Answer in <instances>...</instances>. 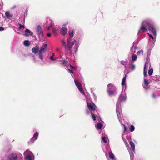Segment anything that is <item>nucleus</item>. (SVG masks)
<instances>
[{
	"label": "nucleus",
	"mask_w": 160,
	"mask_h": 160,
	"mask_svg": "<svg viewBox=\"0 0 160 160\" xmlns=\"http://www.w3.org/2000/svg\"><path fill=\"white\" fill-rule=\"evenodd\" d=\"M121 63L123 65H126L127 62L125 61H121Z\"/></svg>",
	"instance_id": "nucleus-36"
},
{
	"label": "nucleus",
	"mask_w": 160,
	"mask_h": 160,
	"mask_svg": "<svg viewBox=\"0 0 160 160\" xmlns=\"http://www.w3.org/2000/svg\"><path fill=\"white\" fill-rule=\"evenodd\" d=\"M74 82L76 85L77 87L81 94L85 95L86 96L87 106L89 111L90 112L92 119L94 121H96V123H98V122H100L101 121V120L96 110L97 108L96 106L93 102L90 101L89 95L86 96L85 95L82 89V85L78 81L75 79Z\"/></svg>",
	"instance_id": "nucleus-1"
},
{
	"label": "nucleus",
	"mask_w": 160,
	"mask_h": 160,
	"mask_svg": "<svg viewBox=\"0 0 160 160\" xmlns=\"http://www.w3.org/2000/svg\"><path fill=\"white\" fill-rule=\"evenodd\" d=\"M60 32L62 34L65 35L67 32L68 29L66 28H62L60 30Z\"/></svg>",
	"instance_id": "nucleus-15"
},
{
	"label": "nucleus",
	"mask_w": 160,
	"mask_h": 160,
	"mask_svg": "<svg viewBox=\"0 0 160 160\" xmlns=\"http://www.w3.org/2000/svg\"><path fill=\"white\" fill-rule=\"evenodd\" d=\"M93 95L94 97V98L95 99H96V96L95 95V94L94 93H93Z\"/></svg>",
	"instance_id": "nucleus-45"
},
{
	"label": "nucleus",
	"mask_w": 160,
	"mask_h": 160,
	"mask_svg": "<svg viewBox=\"0 0 160 160\" xmlns=\"http://www.w3.org/2000/svg\"><path fill=\"white\" fill-rule=\"evenodd\" d=\"M47 35L48 37H50L51 36V34L50 33H48L47 34Z\"/></svg>",
	"instance_id": "nucleus-43"
},
{
	"label": "nucleus",
	"mask_w": 160,
	"mask_h": 160,
	"mask_svg": "<svg viewBox=\"0 0 160 160\" xmlns=\"http://www.w3.org/2000/svg\"><path fill=\"white\" fill-rule=\"evenodd\" d=\"M143 53V51L142 50H141L140 51L138 52L137 53L138 55H142Z\"/></svg>",
	"instance_id": "nucleus-30"
},
{
	"label": "nucleus",
	"mask_w": 160,
	"mask_h": 160,
	"mask_svg": "<svg viewBox=\"0 0 160 160\" xmlns=\"http://www.w3.org/2000/svg\"><path fill=\"white\" fill-rule=\"evenodd\" d=\"M125 69H126L127 68V66L126 65H125Z\"/></svg>",
	"instance_id": "nucleus-48"
},
{
	"label": "nucleus",
	"mask_w": 160,
	"mask_h": 160,
	"mask_svg": "<svg viewBox=\"0 0 160 160\" xmlns=\"http://www.w3.org/2000/svg\"><path fill=\"white\" fill-rule=\"evenodd\" d=\"M143 74H144V78H145V77H147L148 76V74H147V71H146L144 70Z\"/></svg>",
	"instance_id": "nucleus-33"
},
{
	"label": "nucleus",
	"mask_w": 160,
	"mask_h": 160,
	"mask_svg": "<svg viewBox=\"0 0 160 160\" xmlns=\"http://www.w3.org/2000/svg\"><path fill=\"white\" fill-rule=\"evenodd\" d=\"M39 48L38 47L36 46L33 48L32 49V52L33 53L36 54L38 52Z\"/></svg>",
	"instance_id": "nucleus-16"
},
{
	"label": "nucleus",
	"mask_w": 160,
	"mask_h": 160,
	"mask_svg": "<svg viewBox=\"0 0 160 160\" xmlns=\"http://www.w3.org/2000/svg\"><path fill=\"white\" fill-rule=\"evenodd\" d=\"M58 49H57V51H58Z\"/></svg>",
	"instance_id": "nucleus-49"
},
{
	"label": "nucleus",
	"mask_w": 160,
	"mask_h": 160,
	"mask_svg": "<svg viewBox=\"0 0 160 160\" xmlns=\"http://www.w3.org/2000/svg\"><path fill=\"white\" fill-rule=\"evenodd\" d=\"M49 59L52 61H55L57 60L56 58L54 57H50Z\"/></svg>",
	"instance_id": "nucleus-28"
},
{
	"label": "nucleus",
	"mask_w": 160,
	"mask_h": 160,
	"mask_svg": "<svg viewBox=\"0 0 160 160\" xmlns=\"http://www.w3.org/2000/svg\"><path fill=\"white\" fill-rule=\"evenodd\" d=\"M127 99L126 93L124 92H122V94L119 97L118 100V101L116 106V112L117 115L118 119L120 122L122 124L121 119L122 115L121 114V109L120 103L122 102H124Z\"/></svg>",
	"instance_id": "nucleus-4"
},
{
	"label": "nucleus",
	"mask_w": 160,
	"mask_h": 160,
	"mask_svg": "<svg viewBox=\"0 0 160 160\" xmlns=\"http://www.w3.org/2000/svg\"><path fill=\"white\" fill-rule=\"evenodd\" d=\"M133 158H134V156L133 155H132V156H131V160H132V159H133Z\"/></svg>",
	"instance_id": "nucleus-46"
},
{
	"label": "nucleus",
	"mask_w": 160,
	"mask_h": 160,
	"mask_svg": "<svg viewBox=\"0 0 160 160\" xmlns=\"http://www.w3.org/2000/svg\"><path fill=\"white\" fill-rule=\"evenodd\" d=\"M32 58H33V60L34 62H35L36 61L35 58V57L34 56H32Z\"/></svg>",
	"instance_id": "nucleus-40"
},
{
	"label": "nucleus",
	"mask_w": 160,
	"mask_h": 160,
	"mask_svg": "<svg viewBox=\"0 0 160 160\" xmlns=\"http://www.w3.org/2000/svg\"><path fill=\"white\" fill-rule=\"evenodd\" d=\"M5 15L8 18H11L12 17V15L9 12H6L5 13Z\"/></svg>",
	"instance_id": "nucleus-21"
},
{
	"label": "nucleus",
	"mask_w": 160,
	"mask_h": 160,
	"mask_svg": "<svg viewBox=\"0 0 160 160\" xmlns=\"http://www.w3.org/2000/svg\"><path fill=\"white\" fill-rule=\"evenodd\" d=\"M109 157L111 159H114V156L112 152H109Z\"/></svg>",
	"instance_id": "nucleus-25"
},
{
	"label": "nucleus",
	"mask_w": 160,
	"mask_h": 160,
	"mask_svg": "<svg viewBox=\"0 0 160 160\" xmlns=\"http://www.w3.org/2000/svg\"><path fill=\"white\" fill-rule=\"evenodd\" d=\"M150 63L149 62H146L144 66V70L147 71L148 67L150 66Z\"/></svg>",
	"instance_id": "nucleus-17"
},
{
	"label": "nucleus",
	"mask_w": 160,
	"mask_h": 160,
	"mask_svg": "<svg viewBox=\"0 0 160 160\" xmlns=\"http://www.w3.org/2000/svg\"><path fill=\"white\" fill-rule=\"evenodd\" d=\"M148 29L152 32L155 37L149 33H147V34L153 40V41L154 42L156 41V33L153 26L151 24L150 21L149 20H145L142 22L141 27L138 34V37H142V34L145 32Z\"/></svg>",
	"instance_id": "nucleus-3"
},
{
	"label": "nucleus",
	"mask_w": 160,
	"mask_h": 160,
	"mask_svg": "<svg viewBox=\"0 0 160 160\" xmlns=\"http://www.w3.org/2000/svg\"><path fill=\"white\" fill-rule=\"evenodd\" d=\"M129 143L131 146L132 150L133 151H134L135 149V146L134 144V143L132 141H130Z\"/></svg>",
	"instance_id": "nucleus-19"
},
{
	"label": "nucleus",
	"mask_w": 160,
	"mask_h": 160,
	"mask_svg": "<svg viewBox=\"0 0 160 160\" xmlns=\"http://www.w3.org/2000/svg\"><path fill=\"white\" fill-rule=\"evenodd\" d=\"M144 82L145 83V85H143V87H144V88H145L147 87V86L149 84L148 80L146 78H144Z\"/></svg>",
	"instance_id": "nucleus-18"
},
{
	"label": "nucleus",
	"mask_w": 160,
	"mask_h": 160,
	"mask_svg": "<svg viewBox=\"0 0 160 160\" xmlns=\"http://www.w3.org/2000/svg\"><path fill=\"white\" fill-rule=\"evenodd\" d=\"M46 24L48 27L47 29L49 30L53 26V21L49 18H47L46 19Z\"/></svg>",
	"instance_id": "nucleus-10"
},
{
	"label": "nucleus",
	"mask_w": 160,
	"mask_h": 160,
	"mask_svg": "<svg viewBox=\"0 0 160 160\" xmlns=\"http://www.w3.org/2000/svg\"><path fill=\"white\" fill-rule=\"evenodd\" d=\"M128 72H127L124 75V77L123 78L122 80V86H125V87H126V85L125 84V82L126 79V78L127 77V75L128 74Z\"/></svg>",
	"instance_id": "nucleus-14"
},
{
	"label": "nucleus",
	"mask_w": 160,
	"mask_h": 160,
	"mask_svg": "<svg viewBox=\"0 0 160 160\" xmlns=\"http://www.w3.org/2000/svg\"><path fill=\"white\" fill-rule=\"evenodd\" d=\"M36 32L39 38L42 37L43 35V32L42 29L40 25H38L37 26L36 28Z\"/></svg>",
	"instance_id": "nucleus-9"
},
{
	"label": "nucleus",
	"mask_w": 160,
	"mask_h": 160,
	"mask_svg": "<svg viewBox=\"0 0 160 160\" xmlns=\"http://www.w3.org/2000/svg\"><path fill=\"white\" fill-rule=\"evenodd\" d=\"M66 57V55L64 53L61 52L60 54L59 58L60 59L59 61L61 62V64L63 65L64 66H67L69 64L67 61L65 60Z\"/></svg>",
	"instance_id": "nucleus-7"
},
{
	"label": "nucleus",
	"mask_w": 160,
	"mask_h": 160,
	"mask_svg": "<svg viewBox=\"0 0 160 160\" xmlns=\"http://www.w3.org/2000/svg\"><path fill=\"white\" fill-rule=\"evenodd\" d=\"M137 56L135 54H133L132 57V61H134L137 59Z\"/></svg>",
	"instance_id": "nucleus-24"
},
{
	"label": "nucleus",
	"mask_w": 160,
	"mask_h": 160,
	"mask_svg": "<svg viewBox=\"0 0 160 160\" xmlns=\"http://www.w3.org/2000/svg\"><path fill=\"white\" fill-rule=\"evenodd\" d=\"M68 72L70 73H73V72L72 71V70H71L70 69H68Z\"/></svg>",
	"instance_id": "nucleus-39"
},
{
	"label": "nucleus",
	"mask_w": 160,
	"mask_h": 160,
	"mask_svg": "<svg viewBox=\"0 0 160 160\" xmlns=\"http://www.w3.org/2000/svg\"><path fill=\"white\" fill-rule=\"evenodd\" d=\"M102 140L103 141V142L106 143L107 142V136H102L101 137Z\"/></svg>",
	"instance_id": "nucleus-26"
},
{
	"label": "nucleus",
	"mask_w": 160,
	"mask_h": 160,
	"mask_svg": "<svg viewBox=\"0 0 160 160\" xmlns=\"http://www.w3.org/2000/svg\"><path fill=\"white\" fill-rule=\"evenodd\" d=\"M23 44L24 46L26 47H28L30 45V43L29 41L26 40L24 41Z\"/></svg>",
	"instance_id": "nucleus-20"
},
{
	"label": "nucleus",
	"mask_w": 160,
	"mask_h": 160,
	"mask_svg": "<svg viewBox=\"0 0 160 160\" xmlns=\"http://www.w3.org/2000/svg\"><path fill=\"white\" fill-rule=\"evenodd\" d=\"M4 29H5V28H4L0 27V31H3Z\"/></svg>",
	"instance_id": "nucleus-41"
},
{
	"label": "nucleus",
	"mask_w": 160,
	"mask_h": 160,
	"mask_svg": "<svg viewBox=\"0 0 160 160\" xmlns=\"http://www.w3.org/2000/svg\"><path fill=\"white\" fill-rule=\"evenodd\" d=\"M86 113L87 114H89V111L88 110L86 111Z\"/></svg>",
	"instance_id": "nucleus-44"
},
{
	"label": "nucleus",
	"mask_w": 160,
	"mask_h": 160,
	"mask_svg": "<svg viewBox=\"0 0 160 160\" xmlns=\"http://www.w3.org/2000/svg\"><path fill=\"white\" fill-rule=\"evenodd\" d=\"M107 91L109 95H114L117 93V88L114 85L110 83L107 86Z\"/></svg>",
	"instance_id": "nucleus-5"
},
{
	"label": "nucleus",
	"mask_w": 160,
	"mask_h": 160,
	"mask_svg": "<svg viewBox=\"0 0 160 160\" xmlns=\"http://www.w3.org/2000/svg\"><path fill=\"white\" fill-rule=\"evenodd\" d=\"M19 29H21L22 28L24 29V26L22 25L21 24H19Z\"/></svg>",
	"instance_id": "nucleus-34"
},
{
	"label": "nucleus",
	"mask_w": 160,
	"mask_h": 160,
	"mask_svg": "<svg viewBox=\"0 0 160 160\" xmlns=\"http://www.w3.org/2000/svg\"><path fill=\"white\" fill-rule=\"evenodd\" d=\"M47 45L46 44H44L42 47L40 49L38 50V55L39 56V58L42 60V61L43 59V56L42 54L43 53L45 52L47 50L46 47Z\"/></svg>",
	"instance_id": "nucleus-8"
},
{
	"label": "nucleus",
	"mask_w": 160,
	"mask_h": 160,
	"mask_svg": "<svg viewBox=\"0 0 160 160\" xmlns=\"http://www.w3.org/2000/svg\"><path fill=\"white\" fill-rule=\"evenodd\" d=\"M33 33L28 29H26L25 30L24 35L25 36L28 37L29 36H32L33 35Z\"/></svg>",
	"instance_id": "nucleus-13"
},
{
	"label": "nucleus",
	"mask_w": 160,
	"mask_h": 160,
	"mask_svg": "<svg viewBox=\"0 0 160 160\" xmlns=\"http://www.w3.org/2000/svg\"><path fill=\"white\" fill-rule=\"evenodd\" d=\"M134 129H135V128H134V126H133V125H131L130 126V131L131 132L133 131L134 130Z\"/></svg>",
	"instance_id": "nucleus-29"
},
{
	"label": "nucleus",
	"mask_w": 160,
	"mask_h": 160,
	"mask_svg": "<svg viewBox=\"0 0 160 160\" xmlns=\"http://www.w3.org/2000/svg\"><path fill=\"white\" fill-rule=\"evenodd\" d=\"M122 137L125 144L127 146L128 145V142L127 141L126 139L123 138L122 135Z\"/></svg>",
	"instance_id": "nucleus-32"
},
{
	"label": "nucleus",
	"mask_w": 160,
	"mask_h": 160,
	"mask_svg": "<svg viewBox=\"0 0 160 160\" xmlns=\"http://www.w3.org/2000/svg\"><path fill=\"white\" fill-rule=\"evenodd\" d=\"M152 97L153 98L155 99L156 98V96H155V95L154 93H152Z\"/></svg>",
	"instance_id": "nucleus-38"
},
{
	"label": "nucleus",
	"mask_w": 160,
	"mask_h": 160,
	"mask_svg": "<svg viewBox=\"0 0 160 160\" xmlns=\"http://www.w3.org/2000/svg\"><path fill=\"white\" fill-rule=\"evenodd\" d=\"M70 66L72 67V70H74L76 69V67H72V66H71V65H70Z\"/></svg>",
	"instance_id": "nucleus-42"
},
{
	"label": "nucleus",
	"mask_w": 160,
	"mask_h": 160,
	"mask_svg": "<svg viewBox=\"0 0 160 160\" xmlns=\"http://www.w3.org/2000/svg\"><path fill=\"white\" fill-rule=\"evenodd\" d=\"M58 30L56 29L55 28H53L52 31H53V32L54 34L55 35H56L57 34Z\"/></svg>",
	"instance_id": "nucleus-31"
},
{
	"label": "nucleus",
	"mask_w": 160,
	"mask_h": 160,
	"mask_svg": "<svg viewBox=\"0 0 160 160\" xmlns=\"http://www.w3.org/2000/svg\"><path fill=\"white\" fill-rule=\"evenodd\" d=\"M38 132H36L34 134L33 137L31 139L28 141V143L30 144L32 143L35 140L38 138Z\"/></svg>",
	"instance_id": "nucleus-11"
},
{
	"label": "nucleus",
	"mask_w": 160,
	"mask_h": 160,
	"mask_svg": "<svg viewBox=\"0 0 160 160\" xmlns=\"http://www.w3.org/2000/svg\"><path fill=\"white\" fill-rule=\"evenodd\" d=\"M9 160H17V156L15 154L11 153L8 156Z\"/></svg>",
	"instance_id": "nucleus-12"
},
{
	"label": "nucleus",
	"mask_w": 160,
	"mask_h": 160,
	"mask_svg": "<svg viewBox=\"0 0 160 160\" xmlns=\"http://www.w3.org/2000/svg\"><path fill=\"white\" fill-rule=\"evenodd\" d=\"M69 38L67 39L66 42L64 40H62V43L63 47L66 51L70 54L76 53L79 47V44L76 40H72L73 36V32L72 31L68 33Z\"/></svg>",
	"instance_id": "nucleus-2"
},
{
	"label": "nucleus",
	"mask_w": 160,
	"mask_h": 160,
	"mask_svg": "<svg viewBox=\"0 0 160 160\" xmlns=\"http://www.w3.org/2000/svg\"><path fill=\"white\" fill-rule=\"evenodd\" d=\"M24 156L25 160H34V157L32 153L28 150L24 152Z\"/></svg>",
	"instance_id": "nucleus-6"
},
{
	"label": "nucleus",
	"mask_w": 160,
	"mask_h": 160,
	"mask_svg": "<svg viewBox=\"0 0 160 160\" xmlns=\"http://www.w3.org/2000/svg\"><path fill=\"white\" fill-rule=\"evenodd\" d=\"M122 125L123 127V132H124L126 130V127L124 124H122Z\"/></svg>",
	"instance_id": "nucleus-37"
},
{
	"label": "nucleus",
	"mask_w": 160,
	"mask_h": 160,
	"mask_svg": "<svg viewBox=\"0 0 160 160\" xmlns=\"http://www.w3.org/2000/svg\"><path fill=\"white\" fill-rule=\"evenodd\" d=\"M130 68L132 69H134L135 68V66L133 64L131 65L130 66Z\"/></svg>",
	"instance_id": "nucleus-35"
},
{
	"label": "nucleus",
	"mask_w": 160,
	"mask_h": 160,
	"mask_svg": "<svg viewBox=\"0 0 160 160\" xmlns=\"http://www.w3.org/2000/svg\"><path fill=\"white\" fill-rule=\"evenodd\" d=\"M103 125L101 123H98L96 126V128L98 129H101Z\"/></svg>",
	"instance_id": "nucleus-23"
},
{
	"label": "nucleus",
	"mask_w": 160,
	"mask_h": 160,
	"mask_svg": "<svg viewBox=\"0 0 160 160\" xmlns=\"http://www.w3.org/2000/svg\"><path fill=\"white\" fill-rule=\"evenodd\" d=\"M138 49V48L137 47L135 46V47H132L131 49V51L133 53H134L136 52L135 50H136Z\"/></svg>",
	"instance_id": "nucleus-22"
},
{
	"label": "nucleus",
	"mask_w": 160,
	"mask_h": 160,
	"mask_svg": "<svg viewBox=\"0 0 160 160\" xmlns=\"http://www.w3.org/2000/svg\"><path fill=\"white\" fill-rule=\"evenodd\" d=\"M55 55V54L54 53H53L52 56H51L50 57H54Z\"/></svg>",
	"instance_id": "nucleus-47"
},
{
	"label": "nucleus",
	"mask_w": 160,
	"mask_h": 160,
	"mask_svg": "<svg viewBox=\"0 0 160 160\" xmlns=\"http://www.w3.org/2000/svg\"><path fill=\"white\" fill-rule=\"evenodd\" d=\"M153 70L152 68H151L149 69L148 71V73L149 75H151L153 73Z\"/></svg>",
	"instance_id": "nucleus-27"
}]
</instances>
